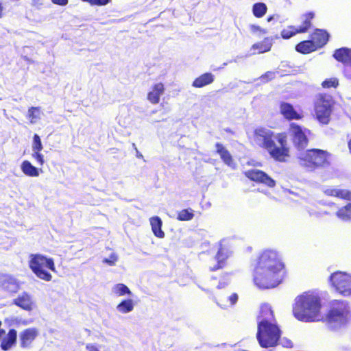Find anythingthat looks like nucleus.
<instances>
[{
  "mask_svg": "<svg viewBox=\"0 0 351 351\" xmlns=\"http://www.w3.org/2000/svg\"><path fill=\"white\" fill-rule=\"evenodd\" d=\"M284 276V265L278 253L274 250L263 251L254 270V284L260 289H271L282 282Z\"/></svg>",
  "mask_w": 351,
  "mask_h": 351,
  "instance_id": "obj_1",
  "label": "nucleus"
},
{
  "mask_svg": "<svg viewBox=\"0 0 351 351\" xmlns=\"http://www.w3.org/2000/svg\"><path fill=\"white\" fill-rule=\"evenodd\" d=\"M254 141L257 145L265 149L276 160L282 162L289 156L287 135L284 133L275 134L269 129L259 128L254 131Z\"/></svg>",
  "mask_w": 351,
  "mask_h": 351,
  "instance_id": "obj_2",
  "label": "nucleus"
},
{
  "mask_svg": "<svg viewBox=\"0 0 351 351\" xmlns=\"http://www.w3.org/2000/svg\"><path fill=\"white\" fill-rule=\"evenodd\" d=\"M321 299L318 294L307 291L295 298L293 305V314L301 322H317L321 318Z\"/></svg>",
  "mask_w": 351,
  "mask_h": 351,
  "instance_id": "obj_3",
  "label": "nucleus"
},
{
  "mask_svg": "<svg viewBox=\"0 0 351 351\" xmlns=\"http://www.w3.org/2000/svg\"><path fill=\"white\" fill-rule=\"evenodd\" d=\"M326 322L328 327L333 330L346 326L351 322V309L348 302L334 301L327 313Z\"/></svg>",
  "mask_w": 351,
  "mask_h": 351,
  "instance_id": "obj_4",
  "label": "nucleus"
},
{
  "mask_svg": "<svg viewBox=\"0 0 351 351\" xmlns=\"http://www.w3.org/2000/svg\"><path fill=\"white\" fill-rule=\"evenodd\" d=\"M280 330L276 324L268 322L263 319L258 324L256 338L262 348H269L276 346L280 339Z\"/></svg>",
  "mask_w": 351,
  "mask_h": 351,
  "instance_id": "obj_5",
  "label": "nucleus"
},
{
  "mask_svg": "<svg viewBox=\"0 0 351 351\" xmlns=\"http://www.w3.org/2000/svg\"><path fill=\"white\" fill-rule=\"evenodd\" d=\"M330 156V154L326 151L312 149L298 153V158L301 166L308 170H313L319 167L328 165Z\"/></svg>",
  "mask_w": 351,
  "mask_h": 351,
  "instance_id": "obj_6",
  "label": "nucleus"
},
{
  "mask_svg": "<svg viewBox=\"0 0 351 351\" xmlns=\"http://www.w3.org/2000/svg\"><path fill=\"white\" fill-rule=\"evenodd\" d=\"M29 266L38 278L47 282L51 280L52 276L46 269L56 271L53 258L39 254L29 256Z\"/></svg>",
  "mask_w": 351,
  "mask_h": 351,
  "instance_id": "obj_7",
  "label": "nucleus"
},
{
  "mask_svg": "<svg viewBox=\"0 0 351 351\" xmlns=\"http://www.w3.org/2000/svg\"><path fill=\"white\" fill-rule=\"evenodd\" d=\"M332 100L330 95H319L315 101L316 119L322 124H327L330 121L332 112Z\"/></svg>",
  "mask_w": 351,
  "mask_h": 351,
  "instance_id": "obj_8",
  "label": "nucleus"
},
{
  "mask_svg": "<svg viewBox=\"0 0 351 351\" xmlns=\"http://www.w3.org/2000/svg\"><path fill=\"white\" fill-rule=\"evenodd\" d=\"M332 287L343 296L351 295V275L346 272L336 271L329 278Z\"/></svg>",
  "mask_w": 351,
  "mask_h": 351,
  "instance_id": "obj_9",
  "label": "nucleus"
},
{
  "mask_svg": "<svg viewBox=\"0 0 351 351\" xmlns=\"http://www.w3.org/2000/svg\"><path fill=\"white\" fill-rule=\"evenodd\" d=\"M289 133L292 136L294 146L298 150H302L307 146L308 140L306 133H309V130L302 128L295 123H291L290 124Z\"/></svg>",
  "mask_w": 351,
  "mask_h": 351,
  "instance_id": "obj_10",
  "label": "nucleus"
},
{
  "mask_svg": "<svg viewBox=\"0 0 351 351\" xmlns=\"http://www.w3.org/2000/svg\"><path fill=\"white\" fill-rule=\"evenodd\" d=\"M333 56L344 64V75L347 78L351 79V49L345 47L337 49Z\"/></svg>",
  "mask_w": 351,
  "mask_h": 351,
  "instance_id": "obj_11",
  "label": "nucleus"
},
{
  "mask_svg": "<svg viewBox=\"0 0 351 351\" xmlns=\"http://www.w3.org/2000/svg\"><path fill=\"white\" fill-rule=\"evenodd\" d=\"M245 175L252 181L263 183L267 186L274 187L276 182L265 172L258 169H251L246 171Z\"/></svg>",
  "mask_w": 351,
  "mask_h": 351,
  "instance_id": "obj_12",
  "label": "nucleus"
},
{
  "mask_svg": "<svg viewBox=\"0 0 351 351\" xmlns=\"http://www.w3.org/2000/svg\"><path fill=\"white\" fill-rule=\"evenodd\" d=\"M0 287L9 293H16L19 288V281L13 276L8 274L0 275Z\"/></svg>",
  "mask_w": 351,
  "mask_h": 351,
  "instance_id": "obj_13",
  "label": "nucleus"
},
{
  "mask_svg": "<svg viewBox=\"0 0 351 351\" xmlns=\"http://www.w3.org/2000/svg\"><path fill=\"white\" fill-rule=\"evenodd\" d=\"M38 334L39 331L36 328H29L22 331L19 335L21 347L23 348H30Z\"/></svg>",
  "mask_w": 351,
  "mask_h": 351,
  "instance_id": "obj_14",
  "label": "nucleus"
},
{
  "mask_svg": "<svg viewBox=\"0 0 351 351\" xmlns=\"http://www.w3.org/2000/svg\"><path fill=\"white\" fill-rule=\"evenodd\" d=\"M219 249L216 255V259L217 261V265L213 267H211V270H216L222 267L223 262L228 258V256L231 254V251L230 249V246L228 242L223 239L219 243Z\"/></svg>",
  "mask_w": 351,
  "mask_h": 351,
  "instance_id": "obj_15",
  "label": "nucleus"
},
{
  "mask_svg": "<svg viewBox=\"0 0 351 351\" xmlns=\"http://www.w3.org/2000/svg\"><path fill=\"white\" fill-rule=\"evenodd\" d=\"M13 303L27 311H31L34 306L32 296L25 292L22 293L14 299Z\"/></svg>",
  "mask_w": 351,
  "mask_h": 351,
  "instance_id": "obj_16",
  "label": "nucleus"
},
{
  "mask_svg": "<svg viewBox=\"0 0 351 351\" xmlns=\"http://www.w3.org/2000/svg\"><path fill=\"white\" fill-rule=\"evenodd\" d=\"M164 86L162 83L156 84L148 93L147 99L153 104H158L160 96L164 93Z\"/></svg>",
  "mask_w": 351,
  "mask_h": 351,
  "instance_id": "obj_17",
  "label": "nucleus"
},
{
  "mask_svg": "<svg viewBox=\"0 0 351 351\" xmlns=\"http://www.w3.org/2000/svg\"><path fill=\"white\" fill-rule=\"evenodd\" d=\"M328 34L326 31L322 29H316V31L311 36V40L316 48H319L326 44L328 40Z\"/></svg>",
  "mask_w": 351,
  "mask_h": 351,
  "instance_id": "obj_18",
  "label": "nucleus"
},
{
  "mask_svg": "<svg viewBox=\"0 0 351 351\" xmlns=\"http://www.w3.org/2000/svg\"><path fill=\"white\" fill-rule=\"evenodd\" d=\"M324 193L328 196L337 197L351 201V191L346 189L328 188L324 190Z\"/></svg>",
  "mask_w": 351,
  "mask_h": 351,
  "instance_id": "obj_19",
  "label": "nucleus"
},
{
  "mask_svg": "<svg viewBox=\"0 0 351 351\" xmlns=\"http://www.w3.org/2000/svg\"><path fill=\"white\" fill-rule=\"evenodd\" d=\"M280 112L287 119H300L301 118L293 106L286 102L281 103Z\"/></svg>",
  "mask_w": 351,
  "mask_h": 351,
  "instance_id": "obj_20",
  "label": "nucleus"
},
{
  "mask_svg": "<svg viewBox=\"0 0 351 351\" xmlns=\"http://www.w3.org/2000/svg\"><path fill=\"white\" fill-rule=\"evenodd\" d=\"M17 332L14 329L9 330L8 335L2 339L1 348L3 350H10L16 341Z\"/></svg>",
  "mask_w": 351,
  "mask_h": 351,
  "instance_id": "obj_21",
  "label": "nucleus"
},
{
  "mask_svg": "<svg viewBox=\"0 0 351 351\" xmlns=\"http://www.w3.org/2000/svg\"><path fill=\"white\" fill-rule=\"evenodd\" d=\"M21 169L24 174L30 177H38L40 175V171H42L28 160H24L21 163Z\"/></svg>",
  "mask_w": 351,
  "mask_h": 351,
  "instance_id": "obj_22",
  "label": "nucleus"
},
{
  "mask_svg": "<svg viewBox=\"0 0 351 351\" xmlns=\"http://www.w3.org/2000/svg\"><path fill=\"white\" fill-rule=\"evenodd\" d=\"M149 221L152 230L154 235L160 239L164 238L165 233L161 229L162 225L161 219L159 217L156 216L151 217Z\"/></svg>",
  "mask_w": 351,
  "mask_h": 351,
  "instance_id": "obj_23",
  "label": "nucleus"
},
{
  "mask_svg": "<svg viewBox=\"0 0 351 351\" xmlns=\"http://www.w3.org/2000/svg\"><path fill=\"white\" fill-rule=\"evenodd\" d=\"M135 302L132 299L123 300L116 306L117 311L121 314H128L133 311Z\"/></svg>",
  "mask_w": 351,
  "mask_h": 351,
  "instance_id": "obj_24",
  "label": "nucleus"
},
{
  "mask_svg": "<svg viewBox=\"0 0 351 351\" xmlns=\"http://www.w3.org/2000/svg\"><path fill=\"white\" fill-rule=\"evenodd\" d=\"M214 75L210 73H206L196 78L193 82V86L201 88L213 83Z\"/></svg>",
  "mask_w": 351,
  "mask_h": 351,
  "instance_id": "obj_25",
  "label": "nucleus"
},
{
  "mask_svg": "<svg viewBox=\"0 0 351 351\" xmlns=\"http://www.w3.org/2000/svg\"><path fill=\"white\" fill-rule=\"evenodd\" d=\"M215 147L217 153L220 155L223 162L228 166H231L232 164V158L229 152L220 143H217Z\"/></svg>",
  "mask_w": 351,
  "mask_h": 351,
  "instance_id": "obj_26",
  "label": "nucleus"
},
{
  "mask_svg": "<svg viewBox=\"0 0 351 351\" xmlns=\"http://www.w3.org/2000/svg\"><path fill=\"white\" fill-rule=\"evenodd\" d=\"M295 49L297 51L302 53H308L317 49L316 45H314L312 40H304L299 44H298L295 47Z\"/></svg>",
  "mask_w": 351,
  "mask_h": 351,
  "instance_id": "obj_27",
  "label": "nucleus"
},
{
  "mask_svg": "<svg viewBox=\"0 0 351 351\" xmlns=\"http://www.w3.org/2000/svg\"><path fill=\"white\" fill-rule=\"evenodd\" d=\"M237 300L238 295L237 293H232L228 297L220 298L217 303L221 308H226L235 304Z\"/></svg>",
  "mask_w": 351,
  "mask_h": 351,
  "instance_id": "obj_28",
  "label": "nucleus"
},
{
  "mask_svg": "<svg viewBox=\"0 0 351 351\" xmlns=\"http://www.w3.org/2000/svg\"><path fill=\"white\" fill-rule=\"evenodd\" d=\"M112 292L118 297L124 295L130 296L132 295L130 289L123 283H118L114 285L112 288Z\"/></svg>",
  "mask_w": 351,
  "mask_h": 351,
  "instance_id": "obj_29",
  "label": "nucleus"
},
{
  "mask_svg": "<svg viewBox=\"0 0 351 351\" xmlns=\"http://www.w3.org/2000/svg\"><path fill=\"white\" fill-rule=\"evenodd\" d=\"M337 217L342 221H351V203L339 208L336 213Z\"/></svg>",
  "mask_w": 351,
  "mask_h": 351,
  "instance_id": "obj_30",
  "label": "nucleus"
},
{
  "mask_svg": "<svg viewBox=\"0 0 351 351\" xmlns=\"http://www.w3.org/2000/svg\"><path fill=\"white\" fill-rule=\"evenodd\" d=\"M314 17V14L313 12H308L306 14H304L302 16V25L300 26L298 28L297 27L298 32L299 33H304L308 31L311 25V20Z\"/></svg>",
  "mask_w": 351,
  "mask_h": 351,
  "instance_id": "obj_31",
  "label": "nucleus"
},
{
  "mask_svg": "<svg viewBox=\"0 0 351 351\" xmlns=\"http://www.w3.org/2000/svg\"><path fill=\"white\" fill-rule=\"evenodd\" d=\"M267 11V7L265 3L259 2L256 3L252 6V13L257 18L263 17Z\"/></svg>",
  "mask_w": 351,
  "mask_h": 351,
  "instance_id": "obj_32",
  "label": "nucleus"
},
{
  "mask_svg": "<svg viewBox=\"0 0 351 351\" xmlns=\"http://www.w3.org/2000/svg\"><path fill=\"white\" fill-rule=\"evenodd\" d=\"M273 317V311L268 304H264L261 306V311H260V316L258 317L259 321L263 320L265 319L268 322L272 319Z\"/></svg>",
  "mask_w": 351,
  "mask_h": 351,
  "instance_id": "obj_33",
  "label": "nucleus"
},
{
  "mask_svg": "<svg viewBox=\"0 0 351 351\" xmlns=\"http://www.w3.org/2000/svg\"><path fill=\"white\" fill-rule=\"evenodd\" d=\"M271 47V43L267 39H265L263 42L255 43L252 45V49H258L259 53L269 51Z\"/></svg>",
  "mask_w": 351,
  "mask_h": 351,
  "instance_id": "obj_34",
  "label": "nucleus"
},
{
  "mask_svg": "<svg viewBox=\"0 0 351 351\" xmlns=\"http://www.w3.org/2000/svg\"><path fill=\"white\" fill-rule=\"evenodd\" d=\"M194 217L193 210L191 208H186L180 210L178 213L177 219L180 221H190Z\"/></svg>",
  "mask_w": 351,
  "mask_h": 351,
  "instance_id": "obj_35",
  "label": "nucleus"
},
{
  "mask_svg": "<svg viewBox=\"0 0 351 351\" xmlns=\"http://www.w3.org/2000/svg\"><path fill=\"white\" fill-rule=\"evenodd\" d=\"M40 110L38 107H31L28 110V117L30 119V123L34 124L40 119Z\"/></svg>",
  "mask_w": 351,
  "mask_h": 351,
  "instance_id": "obj_36",
  "label": "nucleus"
},
{
  "mask_svg": "<svg viewBox=\"0 0 351 351\" xmlns=\"http://www.w3.org/2000/svg\"><path fill=\"white\" fill-rule=\"evenodd\" d=\"M298 33L299 32H298L297 27L291 25V26H289L287 27V29H284L281 32V36L284 39H289Z\"/></svg>",
  "mask_w": 351,
  "mask_h": 351,
  "instance_id": "obj_37",
  "label": "nucleus"
},
{
  "mask_svg": "<svg viewBox=\"0 0 351 351\" xmlns=\"http://www.w3.org/2000/svg\"><path fill=\"white\" fill-rule=\"evenodd\" d=\"M32 149V151H41L43 149L40 138L36 134H34L33 137Z\"/></svg>",
  "mask_w": 351,
  "mask_h": 351,
  "instance_id": "obj_38",
  "label": "nucleus"
},
{
  "mask_svg": "<svg viewBox=\"0 0 351 351\" xmlns=\"http://www.w3.org/2000/svg\"><path fill=\"white\" fill-rule=\"evenodd\" d=\"M249 28L251 33H252L253 34H256L257 36L264 35L267 33V29H263L256 25L251 24L249 25Z\"/></svg>",
  "mask_w": 351,
  "mask_h": 351,
  "instance_id": "obj_39",
  "label": "nucleus"
},
{
  "mask_svg": "<svg viewBox=\"0 0 351 351\" xmlns=\"http://www.w3.org/2000/svg\"><path fill=\"white\" fill-rule=\"evenodd\" d=\"M41 151H32V157L36 160L38 165L43 166L45 163L44 156Z\"/></svg>",
  "mask_w": 351,
  "mask_h": 351,
  "instance_id": "obj_40",
  "label": "nucleus"
},
{
  "mask_svg": "<svg viewBox=\"0 0 351 351\" xmlns=\"http://www.w3.org/2000/svg\"><path fill=\"white\" fill-rule=\"evenodd\" d=\"M324 88L336 87L338 85V80L336 78H330L324 80L322 84Z\"/></svg>",
  "mask_w": 351,
  "mask_h": 351,
  "instance_id": "obj_41",
  "label": "nucleus"
},
{
  "mask_svg": "<svg viewBox=\"0 0 351 351\" xmlns=\"http://www.w3.org/2000/svg\"><path fill=\"white\" fill-rule=\"evenodd\" d=\"M276 75V72L273 71H267L263 75L260 77V79L263 81V83H266L272 79L275 78Z\"/></svg>",
  "mask_w": 351,
  "mask_h": 351,
  "instance_id": "obj_42",
  "label": "nucleus"
},
{
  "mask_svg": "<svg viewBox=\"0 0 351 351\" xmlns=\"http://www.w3.org/2000/svg\"><path fill=\"white\" fill-rule=\"evenodd\" d=\"M118 260V256L115 253H112L109 258H106L104 259L103 262L110 265L114 266L116 264V262Z\"/></svg>",
  "mask_w": 351,
  "mask_h": 351,
  "instance_id": "obj_43",
  "label": "nucleus"
},
{
  "mask_svg": "<svg viewBox=\"0 0 351 351\" xmlns=\"http://www.w3.org/2000/svg\"><path fill=\"white\" fill-rule=\"evenodd\" d=\"M280 343L283 347H285V348H291V347H292V345H293V343L291 342V341H290L289 339H286V338H283V339H280Z\"/></svg>",
  "mask_w": 351,
  "mask_h": 351,
  "instance_id": "obj_44",
  "label": "nucleus"
},
{
  "mask_svg": "<svg viewBox=\"0 0 351 351\" xmlns=\"http://www.w3.org/2000/svg\"><path fill=\"white\" fill-rule=\"evenodd\" d=\"M86 351H99L97 345L94 343H87L86 346Z\"/></svg>",
  "mask_w": 351,
  "mask_h": 351,
  "instance_id": "obj_45",
  "label": "nucleus"
},
{
  "mask_svg": "<svg viewBox=\"0 0 351 351\" xmlns=\"http://www.w3.org/2000/svg\"><path fill=\"white\" fill-rule=\"evenodd\" d=\"M53 2L56 4H58L60 5H64L67 4L68 0H52Z\"/></svg>",
  "mask_w": 351,
  "mask_h": 351,
  "instance_id": "obj_46",
  "label": "nucleus"
},
{
  "mask_svg": "<svg viewBox=\"0 0 351 351\" xmlns=\"http://www.w3.org/2000/svg\"><path fill=\"white\" fill-rule=\"evenodd\" d=\"M279 19V15L278 14H274L272 16H270L267 18V22H271L273 20H278Z\"/></svg>",
  "mask_w": 351,
  "mask_h": 351,
  "instance_id": "obj_47",
  "label": "nucleus"
},
{
  "mask_svg": "<svg viewBox=\"0 0 351 351\" xmlns=\"http://www.w3.org/2000/svg\"><path fill=\"white\" fill-rule=\"evenodd\" d=\"M228 285V282L226 281H222L219 282V285H217V289H222L224 288Z\"/></svg>",
  "mask_w": 351,
  "mask_h": 351,
  "instance_id": "obj_48",
  "label": "nucleus"
},
{
  "mask_svg": "<svg viewBox=\"0 0 351 351\" xmlns=\"http://www.w3.org/2000/svg\"><path fill=\"white\" fill-rule=\"evenodd\" d=\"M83 1H85V2H88L90 5H95V1L93 0H82Z\"/></svg>",
  "mask_w": 351,
  "mask_h": 351,
  "instance_id": "obj_49",
  "label": "nucleus"
},
{
  "mask_svg": "<svg viewBox=\"0 0 351 351\" xmlns=\"http://www.w3.org/2000/svg\"><path fill=\"white\" fill-rule=\"evenodd\" d=\"M135 149H136V156H137L138 158H143V155H142V154H141V153L137 150V149H136V148H135Z\"/></svg>",
  "mask_w": 351,
  "mask_h": 351,
  "instance_id": "obj_50",
  "label": "nucleus"
},
{
  "mask_svg": "<svg viewBox=\"0 0 351 351\" xmlns=\"http://www.w3.org/2000/svg\"><path fill=\"white\" fill-rule=\"evenodd\" d=\"M227 64H228V63H227V62H224V63L223 64V66H222L221 67H220V68H217V69H213V71H217V70H219V69H223V68L225 66H226Z\"/></svg>",
  "mask_w": 351,
  "mask_h": 351,
  "instance_id": "obj_51",
  "label": "nucleus"
},
{
  "mask_svg": "<svg viewBox=\"0 0 351 351\" xmlns=\"http://www.w3.org/2000/svg\"><path fill=\"white\" fill-rule=\"evenodd\" d=\"M2 11H3V8L1 6V4L0 3V18L2 16Z\"/></svg>",
  "mask_w": 351,
  "mask_h": 351,
  "instance_id": "obj_52",
  "label": "nucleus"
},
{
  "mask_svg": "<svg viewBox=\"0 0 351 351\" xmlns=\"http://www.w3.org/2000/svg\"><path fill=\"white\" fill-rule=\"evenodd\" d=\"M348 147H349L350 152L351 153V139L348 142Z\"/></svg>",
  "mask_w": 351,
  "mask_h": 351,
  "instance_id": "obj_53",
  "label": "nucleus"
},
{
  "mask_svg": "<svg viewBox=\"0 0 351 351\" xmlns=\"http://www.w3.org/2000/svg\"><path fill=\"white\" fill-rule=\"evenodd\" d=\"M5 334V330H0V335H1V337H2L3 335Z\"/></svg>",
  "mask_w": 351,
  "mask_h": 351,
  "instance_id": "obj_54",
  "label": "nucleus"
}]
</instances>
